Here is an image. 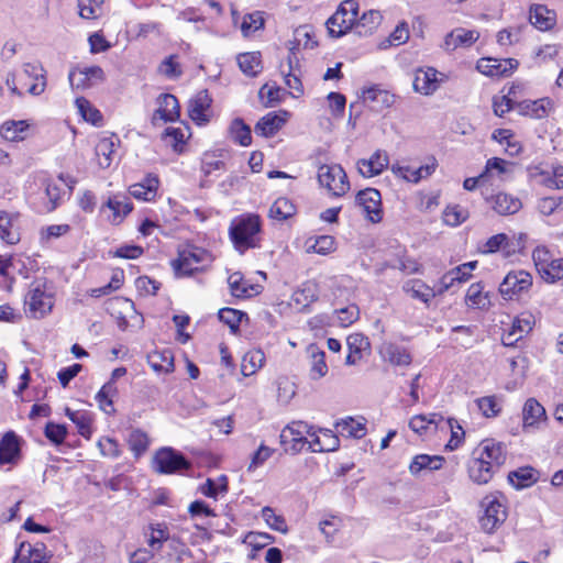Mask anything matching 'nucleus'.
<instances>
[{
  "instance_id": "obj_1",
  "label": "nucleus",
  "mask_w": 563,
  "mask_h": 563,
  "mask_svg": "<svg viewBox=\"0 0 563 563\" xmlns=\"http://www.w3.org/2000/svg\"><path fill=\"white\" fill-rule=\"evenodd\" d=\"M261 231V220L256 214H247L232 222L230 238L235 249L243 253L250 247L256 246V234Z\"/></svg>"
},
{
  "instance_id": "obj_2",
  "label": "nucleus",
  "mask_w": 563,
  "mask_h": 563,
  "mask_svg": "<svg viewBox=\"0 0 563 563\" xmlns=\"http://www.w3.org/2000/svg\"><path fill=\"white\" fill-rule=\"evenodd\" d=\"M358 15L355 0L343 1L334 14L327 21L328 32L332 37H340L354 27Z\"/></svg>"
},
{
  "instance_id": "obj_3",
  "label": "nucleus",
  "mask_w": 563,
  "mask_h": 563,
  "mask_svg": "<svg viewBox=\"0 0 563 563\" xmlns=\"http://www.w3.org/2000/svg\"><path fill=\"white\" fill-rule=\"evenodd\" d=\"M45 286L46 282L44 279L33 282L25 297L27 313L34 319L43 318L53 308L52 297L46 294Z\"/></svg>"
},
{
  "instance_id": "obj_4",
  "label": "nucleus",
  "mask_w": 563,
  "mask_h": 563,
  "mask_svg": "<svg viewBox=\"0 0 563 563\" xmlns=\"http://www.w3.org/2000/svg\"><path fill=\"white\" fill-rule=\"evenodd\" d=\"M484 515L479 518L481 528L486 533L495 532L506 520V506L494 495H487L481 503Z\"/></svg>"
},
{
  "instance_id": "obj_5",
  "label": "nucleus",
  "mask_w": 563,
  "mask_h": 563,
  "mask_svg": "<svg viewBox=\"0 0 563 563\" xmlns=\"http://www.w3.org/2000/svg\"><path fill=\"white\" fill-rule=\"evenodd\" d=\"M532 286V276L523 269L510 271L499 285V294L505 300H514Z\"/></svg>"
},
{
  "instance_id": "obj_6",
  "label": "nucleus",
  "mask_w": 563,
  "mask_h": 563,
  "mask_svg": "<svg viewBox=\"0 0 563 563\" xmlns=\"http://www.w3.org/2000/svg\"><path fill=\"white\" fill-rule=\"evenodd\" d=\"M320 185L334 196H343L350 189L346 173L341 165H322L318 172Z\"/></svg>"
},
{
  "instance_id": "obj_7",
  "label": "nucleus",
  "mask_w": 563,
  "mask_h": 563,
  "mask_svg": "<svg viewBox=\"0 0 563 563\" xmlns=\"http://www.w3.org/2000/svg\"><path fill=\"white\" fill-rule=\"evenodd\" d=\"M154 470L161 474H174L188 470L189 461L172 448H162L154 455Z\"/></svg>"
},
{
  "instance_id": "obj_8",
  "label": "nucleus",
  "mask_w": 563,
  "mask_h": 563,
  "mask_svg": "<svg viewBox=\"0 0 563 563\" xmlns=\"http://www.w3.org/2000/svg\"><path fill=\"white\" fill-rule=\"evenodd\" d=\"M355 203L362 208L366 218L372 223H378L383 219L382 195L375 188H366L357 192Z\"/></svg>"
},
{
  "instance_id": "obj_9",
  "label": "nucleus",
  "mask_w": 563,
  "mask_h": 563,
  "mask_svg": "<svg viewBox=\"0 0 563 563\" xmlns=\"http://www.w3.org/2000/svg\"><path fill=\"white\" fill-rule=\"evenodd\" d=\"M53 553L47 551L43 542L32 545L29 542H22L16 550L13 563H49Z\"/></svg>"
},
{
  "instance_id": "obj_10",
  "label": "nucleus",
  "mask_w": 563,
  "mask_h": 563,
  "mask_svg": "<svg viewBox=\"0 0 563 563\" xmlns=\"http://www.w3.org/2000/svg\"><path fill=\"white\" fill-rule=\"evenodd\" d=\"M188 261L194 262L195 265L199 266L201 271L211 264L212 256L208 251L203 249L197 246H188L183 251H179L178 257L172 262L174 272L178 273L181 271Z\"/></svg>"
},
{
  "instance_id": "obj_11",
  "label": "nucleus",
  "mask_w": 563,
  "mask_h": 563,
  "mask_svg": "<svg viewBox=\"0 0 563 563\" xmlns=\"http://www.w3.org/2000/svg\"><path fill=\"white\" fill-rule=\"evenodd\" d=\"M518 60L514 58L495 59V58H481L477 62V70L490 77H499L509 75L518 66Z\"/></svg>"
},
{
  "instance_id": "obj_12",
  "label": "nucleus",
  "mask_w": 563,
  "mask_h": 563,
  "mask_svg": "<svg viewBox=\"0 0 563 563\" xmlns=\"http://www.w3.org/2000/svg\"><path fill=\"white\" fill-rule=\"evenodd\" d=\"M477 457L486 460L489 465L498 471L506 461L505 446L490 439L483 440L481 443V452Z\"/></svg>"
},
{
  "instance_id": "obj_13",
  "label": "nucleus",
  "mask_w": 563,
  "mask_h": 563,
  "mask_svg": "<svg viewBox=\"0 0 563 563\" xmlns=\"http://www.w3.org/2000/svg\"><path fill=\"white\" fill-rule=\"evenodd\" d=\"M552 109L550 98H541L538 100H523L516 102L515 110L521 115H528L534 119L545 118Z\"/></svg>"
},
{
  "instance_id": "obj_14",
  "label": "nucleus",
  "mask_w": 563,
  "mask_h": 563,
  "mask_svg": "<svg viewBox=\"0 0 563 563\" xmlns=\"http://www.w3.org/2000/svg\"><path fill=\"white\" fill-rule=\"evenodd\" d=\"M211 98L207 90L199 91L195 98L189 101L188 113L191 120L202 125L209 122L206 111L211 107Z\"/></svg>"
},
{
  "instance_id": "obj_15",
  "label": "nucleus",
  "mask_w": 563,
  "mask_h": 563,
  "mask_svg": "<svg viewBox=\"0 0 563 563\" xmlns=\"http://www.w3.org/2000/svg\"><path fill=\"white\" fill-rule=\"evenodd\" d=\"M437 167V162L434 158H431V162L422 165L418 168H412L410 166H402L399 164H394L391 166V172L408 181L418 183L420 179L430 176Z\"/></svg>"
},
{
  "instance_id": "obj_16",
  "label": "nucleus",
  "mask_w": 563,
  "mask_h": 563,
  "mask_svg": "<svg viewBox=\"0 0 563 563\" xmlns=\"http://www.w3.org/2000/svg\"><path fill=\"white\" fill-rule=\"evenodd\" d=\"M389 159L386 152L377 150L369 159H360L357 167L365 177L379 175L388 166Z\"/></svg>"
},
{
  "instance_id": "obj_17",
  "label": "nucleus",
  "mask_w": 563,
  "mask_h": 563,
  "mask_svg": "<svg viewBox=\"0 0 563 563\" xmlns=\"http://www.w3.org/2000/svg\"><path fill=\"white\" fill-rule=\"evenodd\" d=\"M159 117L165 122L175 121L179 117V102L174 95L163 93L158 97V109L153 120Z\"/></svg>"
},
{
  "instance_id": "obj_18",
  "label": "nucleus",
  "mask_w": 563,
  "mask_h": 563,
  "mask_svg": "<svg viewBox=\"0 0 563 563\" xmlns=\"http://www.w3.org/2000/svg\"><path fill=\"white\" fill-rule=\"evenodd\" d=\"M379 353L385 361L393 365L405 366L411 363V355L404 347L396 343L385 342L379 349Z\"/></svg>"
},
{
  "instance_id": "obj_19",
  "label": "nucleus",
  "mask_w": 563,
  "mask_h": 563,
  "mask_svg": "<svg viewBox=\"0 0 563 563\" xmlns=\"http://www.w3.org/2000/svg\"><path fill=\"white\" fill-rule=\"evenodd\" d=\"M438 71L434 68L418 70L413 79V89L417 92L429 96L439 87Z\"/></svg>"
},
{
  "instance_id": "obj_20",
  "label": "nucleus",
  "mask_w": 563,
  "mask_h": 563,
  "mask_svg": "<svg viewBox=\"0 0 563 563\" xmlns=\"http://www.w3.org/2000/svg\"><path fill=\"white\" fill-rule=\"evenodd\" d=\"M497 471L486 460L474 457L468 463V476L478 484H487Z\"/></svg>"
},
{
  "instance_id": "obj_21",
  "label": "nucleus",
  "mask_w": 563,
  "mask_h": 563,
  "mask_svg": "<svg viewBox=\"0 0 563 563\" xmlns=\"http://www.w3.org/2000/svg\"><path fill=\"white\" fill-rule=\"evenodd\" d=\"M493 209L500 216L517 213L521 208V200L506 192H498L492 198Z\"/></svg>"
},
{
  "instance_id": "obj_22",
  "label": "nucleus",
  "mask_w": 563,
  "mask_h": 563,
  "mask_svg": "<svg viewBox=\"0 0 563 563\" xmlns=\"http://www.w3.org/2000/svg\"><path fill=\"white\" fill-rule=\"evenodd\" d=\"M530 22L541 31L551 30L556 22V14L543 4H534L530 9Z\"/></svg>"
},
{
  "instance_id": "obj_23",
  "label": "nucleus",
  "mask_w": 563,
  "mask_h": 563,
  "mask_svg": "<svg viewBox=\"0 0 563 563\" xmlns=\"http://www.w3.org/2000/svg\"><path fill=\"white\" fill-rule=\"evenodd\" d=\"M23 73L36 81L27 89L29 93L32 96L42 95L46 88V71L42 65L40 63H25L23 65Z\"/></svg>"
},
{
  "instance_id": "obj_24",
  "label": "nucleus",
  "mask_w": 563,
  "mask_h": 563,
  "mask_svg": "<svg viewBox=\"0 0 563 563\" xmlns=\"http://www.w3.org/2000/svg\"><path fill=\"white\" fill-rule=\"evenodd\" d=\"M518 244L514 241H510L508 235L505 233H499L490 236L486 243L484 244L482 252L483 253H495L497 251H503L506 256H510L515 254L518 250Z\"/></svg>"
},
{
  "instance_id": "obj_25",
  "label": "nucleus",
  "mask_w": 563,
  "mask_h": 563,
  "mask_svg": "<svg viewBox=\"0 0 563 563\" xmlns=\"http://www.w3.org/2000/svg\"><path fill=\"white\" fill-rule=\"evenodd\" d=\"M444 463V457L441 455H428V454H418L416 455L410 465L409 472L413 476H418L421 471H438L442 467Z\"/></svg>"
},
{
  "instance_id": "obj_26",
  "label": "nucleus",
  "mask_w": 563,
  "mask_h": 563,
  "mask_svg": "<svg viewBox=\"0 0 563 563\" xmlns=\"http://www.w3.org/2000/svg\"><path fill=\"white\" fill-rule=\"evenodd\" d=\"M158 184L157 176L148 175L142 183L132 185L130 187V194L136 199L151 201L156 196Z\"/></svg>"
},
{
  "instance_id": "obj_27",
  "label": "nucleus",
  "mask_w": 563,
  "mask_h": 563,
  "mask_svg": "<svg viewBox=\"0 0 563 563\" xmlns=\"http://www.w3.org/2000/svg\"><path fill=\"white\" fill-rule=\"evenodd\" d=\"M19 454V438L13 431H9L0 441V464L13 463Z\"/></svg>"
},
{
  "instance_id": "obj_28",
  "label": "nucleus",
  "mask_w": 563,
  "mask_h": 563,
  "mask_svg": "<svg viewBox=\"0 0 563 563\" xmlns=\"http://www.w3.org/2000/svg\"><path fill=\"white\" fill-rule=\"evenodd\" d=\"M307 354L311 362L310 377L317 380L325 376L328 373V365L325 363L324 351L320 350L316 344H310L307 347Z\"/></svg>"
},
{
  "instance_id": "obj_29",
  "label": "nucleus",
  "mask_w": 563,
  "mask_h": 563,
  "mask_svg": "<svg viewBox=\"0 0 563 563\" xmlns=\"http://www.w3.org/2000/svg\"><path fill=\"white\" fill-rule=\"evenodd\" d=\"M363 99L365 102L373 103L374 110L380 111L389 108L395 102V95L373 87L363 91Z\"/></svg>"
},
{
  "instance_id": "obj_30",
  "label": "nucleus",
  "mask_w": 563,
  "mask_h": 563,
  "mask_svg": "<svg viewBox=\"0 0 563 563\" xmlns=\"http://www.w3.org/2000/svg\"><path fill=\"white\" fill-rule=\"evenodd\" d=\"M147 363L157 373L174 371V354L170 350L154 351L147 355Z\"/></svg>"
},
{
  "instance_id": "obj_31",
  "label": "nucleus",
  "mask_w": 563,
  "mask_h": 563,
  "mask_svg": "<svg viewBox=\"0 0 563 563\" xmlns=\"http://www.w3.org/2000/svg\"><path fill=\"white\" fill-rule=\"evenodd\" d=\"M285 122V118L271 112L256 123L254 131L256 134L265 137L273 136L284 125Z\"/></svg>"
},
{
  "instance_id": "obj_32",
  "label": "nucleus",
  "mask_w": 563,
  "mask_h": 563,
  "mask_svg": "<svg viewBox=\"0 0 563 563\" xmlns=\"http://www.w3.org/2000/svg\"><path fill=\"white\" fill-rule=\"evenodd\" d=\"M523 427H533L547 419L545 409L534 398H529L522 410Z\"/></svg>"
},
{
  "instance_id": "obj_33",
  "label": "nucleus",
  "mask_w": 563,
  "mask_h": 563,
  "mask_svg": "<svg viewBox=\"0 0 563 563\" xmlns=\"http://www.w3.org/2000/svg\"><path fill=\"white\" fill-rule=\"evenodd\" d=\"M240 69L250 77H255L262 69L261 54L258 52L242 53L238 55Z\"/></svg>"
},
{
  "instance_id": "obj_34",
  "label": "nucleus",
  "mask_w": 563,
  "mask_h": 563,
  "mask_svg": "<svg viewBox=\"0 0 563 563\" xmlns=\"http://www.w3.org/2000/svg\"><path fill=\"white\" fill-rule=\"evenodd\" d=\"M29 129V123L25 120L20 121H5L0 129L3 139L10 142H18L24 140L23 133Z\"/></svg>"
},
{
  "instance_id": "obj_35",
  "label": "nucleus",
  "mask_w": 563,
  "mask_h": 563,
  "mask_svg": "<svg viewBox=\"0 0 563 563\" xmlns=\"http://www.w3.org/2000/svg\"><path fill=\"white\" fill-rule=\"evenodd\" d=\"M229 133L231 139L242 146H249L252 143L251 128L240 118L231 122Z\"/></svg>"
},
{
  "instance_id": "obj_36",
  "label": "nucleus",
  "mask_w": 563,
  "mask_h": 563,
  "mask_svg": "<svg viewBox=\"0 0 563 563\" xmlns=\"http://www.w3.org/2000/svg\"><path fill=\"white\" fill-rule=\"evenodd\" d=\"M382 18L379 11L369 10L356 19L354 27L360 35L371 34L380 24Z\"/></svg>"
},
{
  "instance_id": "obj_37",
  "label": "nucleus",
  "mask_w": 563,
  "mask_h": 563,
  "mask_svg": "<svg viewBox=\"0 0 563 563\" xmlns=\"http://www.w3.org/2000/svg\"><path fill=\"white\" fill-rule=\"evenodd\" d=\"M296 213L295 205L285 197L278 198L269 209V217L275 220L284 221Z\"/></svg>"
},
{
  "instance_id": "obj_38",
  "label": "nucleus",
  "mask_w": 563,
  "mask_h": 563,
  "mask_svg": "<svg viewBox=\"0 0 563 563\" xmlns=\"http://www.w3.org/2000/svg\"><path fill=\"white\" fill-rule=\"evenodd\" d=\"M106 207L112 211L111 222L113 224L121 223L122 219L133 209L129 199L119 200L118 197L109 198L106 202Z\"/></svg>"
},
{
  "instance_id": "obj_39",
  "label": "nucleus",
  "mask_w": 563,
  "mask_h": 563,
  "mask_svg": "<svg viewBox=\"0 0 563 563\" xmlns=\"http://www.w3.org/2000/svg\"><path fill=\"white\" fill-rule=\"evenodd\" d=\"M534 473V468L530 466L520 467L508 474V481L517 488L528 487L537 481Z\"/></svg>"
},
{
  "instance_id": "obj_40",
  "label": "nucleus",
  "mask_w": 563,
  "mask_h": 563,
  "mask_svg": "<svg viewBox=\"0 0 563 563\" xmlns=\"http://www.w3.org/2000/svg\"><path fill=\"white\" fill-rule=\"evenodd\" d=\"M318 287L314 283L308 282L302 287L296 290L292 295V300L302 306L303 308L309 307L310 303L318 299Z\"/></svg>"
},
{
  "instance_id": "obj_41",
  "label": "nucleus",
  "mask_w": 563,
  "mask_h": 563,
  "mask_svg": "<svg viewBox=\"0 0 563 563\" xmlns=\"http://www.w3.org/2000/svg\"><path fill=\"white\" fill-rule=\"evenodd\" d=\"M0 238L11 245L20 241V233L12 229V218L5 211H0Z\"/></svg>"
},
{
  "instance_id": "obj_42",
  "label": "nucleus",
  "mask_w": 563,
  "mask_h": 563,
  "mask_svg": "<svg viewBox=\"0 0 563 563\" xmlns=\"http://www.w3.org/2000/svg\"><path fill=\"white\" fill-rule=\"evenodd\" d=\"M114 142L111 137H104L96 145V155L99 157V165L102 168H108L112 162V154L114 153Z\"/></svg>"
},
{
  "instance_id": "obj_43",
  "label": "nucleus",
  "mask_w": 563,
  "mask_h": 563,
  "mask_svg": "<svg viewBox=\"0 0 563 563\" xmlns=\"http://www.w3.org/2000/svg\"><path fill=\"white\" fill-rule=\"evenodd\" d=\"M338 432L342 435L361 439L365 435L364 423L356 422L353 418L344 419L335 424Z\"/></svg>"
},
{
  "instance_id": "obj_44",
  "label": "nucleus",
  "mask_w": 563,
  "mask_h": 563,
  "mask_svg": "<svg viewBox=\"0 0 563 563\" xmlns=\"http://www.w3.org/2000/svg\"><path fill=\"white\" fill-rule=\"evenodd\" d=\"M150 529L151 534L147 539V544L151 548V551L155 553L159 551L163 543L168 540L169 533L167 527L161 523H157L156 526L151 525Z\"/></svg>"
},
{
  "instance_id": "obj_45",
  "label": "nucleus",
  "mask_w": 563,
  "mask_h": 563,
  "mask_svg": "<svg viewBox=\"0 0 563 563\" xmlns=\"http://www.w3.org/2000/svg\"><path fill=\"white\" fill-rule=\"evenodd\" d=\"M218 317L220 321L228 324L231 332L235 334L239 331L242 319L247 317V314L236 309L223 308L219 311Z\"/></svg>"
},
{
  "instance_id": "obj_46",
  "label": "nucleus",
  "mask_w": 563,
  "mask_h": 563,
  "mask_svg": "<svg viewBox=\"0 0 563 563\" xmlns=\"http://www.w3.org/2000/svg\"><path fill=\"white\" fill-rule=\"evenodd\" d=\"M128 442L131 451L136 457H139L147 450L150 439L145 432L140 429H135L129 434Z\"/></svg>"
},
{
  "instance_id": "obj_47",
  "label": "nucleus",
  "mask_w": 563,
  "mask_h": 563,
  "mask_svg": "<svg viewBox=\"0 0 563 563\" xmlns=\"http://www.w3.org/2000/svg\"><path fill=\"white\" fill-rule=\"evenodd\" d=\"M279 70L285 78L286 86L292 90L291 95L296 98L300 97L303 93V86L300 79L301 71H286L284 63L279 65Z\"/></svg>"
},
{
  "instance_id": "obj_48",
  "label": "nucleus",
  "mask_w": 563,
  "mask_h": 563,
  "mask_svg": "<svg viewBox=\"0 0 563 563\" xmlns=\"http://www.w3.org/2000/svg\"><path fill=\"white\" fill-rule=\"evenodd\" d=\"M540 276L548 283H554L563 278V257L551 258L549 266L544 267L540 273Z\"/></svg>"
},
{
  "instance_id": "obj_49",
  "label": "nucleus",
  "mask_w": 563,
  "mask_h": 563,
  "mask_svg": "<svg viewBox=\"0 0 563 563\" xmlns=\"http://www.w3.org/2000/svg\"><path fill=\"white\" fill-rule=\"evenodd\" d=\"M76 104L82 118L97 125L101 122L102 115L98 109L91 106V103L84 97L76 99Z\"/></svg>"
},
{
  "instance_id": "obj_50",
  "label": "nucleus",
  "mask_w": 563,
  "mask_h": 563,
  "mask_svg": "<svg viewBox=\"0 0 563 563\" xmlns=\"http://www.w3.org/2000/svg\"><path fill=\"white\" fill-rule=\"evenodd\" d=\"M306 433H310V427L306 422L294 421L283 429L279 435L280 443L287 445V439L290 438V435L305 438Z\"/></svg>"
},
{
  "instance_id": "obj_51",
  "label": "nucleus",
  "mask_w": 563,
  "mask_h": 563,
  "mask_svg": "<svg viewBox=\"0 0 563 563\" xmlns=\"http://www.w3.org/2000/svg\"><path fill=\"white\" fill-rule=\"evenodd\" d=\"M201 492L203 495L208 497L216 498L218 493H227L228 492V478L222 475L219 477V483H216L213 479L208 478L207 482L201 486Z\"/></svg>"
},
{
  "instance_id": "obj_52",
  "label": "nucleus",
  "mask_w": 563,
  "mask_h": 563,
  "mask_svg": "<svg viewBox=\"0 0 563 563\" xmlns=\"http://www.w3.org/2000/svg\"><path fill=\"white\" fill-rule=\"evenodd\" d=\"M476 404L482 413L487 418L496 417L501 410L495 396L478 398Z\"/></svg>"
},
{
  "instance_id": "obj_53",
  "label": "nucleus",
  "mask_w": 563,
  "mask_h": 563,
  "mask_svg": "<svg viewBox=\"0 0 563 563\" xmlns=\"http://www.w3.org/2000/svg\"><path fill=\"white\" fill-rule=\"evenodd\" d=\"M559 209H563V196L543 197L538 201V210L543 216H551Z\"/></svg>"
},
{
  "instance_id": "obj_54",
  "label": "nucleus",
  "mask_w": 563,
  "mask_h": 563,
  "mask_svg": "<svg viewBox=\"0 0 563 563\" xmlns=\"http://www.w3.org/2000/svg\"><path fill=\"white\" fill-rule=\"evenodd\" d=\"M262 512L265 521L272 529L282 533H286L288 531L284 517L276 515L272 508L265 507Z\"/></svg>"
},
{
  "instance_id": "obj_55",
  "label": "nucleus",
  "mask_w": 563,
  "mask_h": 563,
  "mask_svg": "<svg viewBox=\"0 0 563 563\" xmlns=\"http://www.w3.org/2000/svg\"><path fill=\"white\" fill-rule=\"evenodd\" d=\"M466 218L467 212L460 206L448 207L443 212L444 222L452 227L461 224Z\"/></svg>"
},
{
  "instance_id": "obj_56",
  "label": "nucleus",
  "mask_w": 563,
  "mask_h": 563,
  "mask_svg": "<svg viewBox=\"0 0 563 563\" xmlns=\"http://www.w3.org/2000/svg\"><path fill=\"white\" fill-rule=\"evenodd\" d=\"M44 433H45V437L51 442L58 445V444L63 443V441L67 434V429L64 424L47 422L45 426Z\"/></svg>"
},
{
  "instance_id": "obj_57",
  "label": "nucleus",
  "mask_w": 563,
  "mask_h": 563,
  "mask_svg": "<svg viewBox=\"0 0 563 563\" xmlns=\"http://www.w3.org/2000/svg\"><path fill=\"white\" fill-rule=\"evenodd\" d=\"M479 37L478 32L473 30L455 29L449 33V41L456 38L460 45L470 46Z\"/></svg>"
},
{
  "instance_id": "obj_58",
  "label": "nucleus",
  "mask_w": 563,
  "mask_h": 563,
  "mask_svg": "<svg viewBox=\"0 0 563 563\" xmlns=\"http://www.w3.org/2000/svg\"><path fill=\"white\" fill-rule=\"evenodd\" d=\"M534 324V319L532 314H521L516 318L511 330L518 334V338H523L525 334L529 333Z\"/></svg>"
},
{
  "instance_id": "obj_59",
  "label": "nucleus",
  "mask_w": 563,
  "mask_h": 563,
  "mask_svg": "<svg viewBox=\"0 0 563 563\" xmlns=\"http://www.w3.org/2000/svg\"><path fill=\"white\" fill-rule=\"evenodd\" d=\"M297 42H300L303 48H314L318 43L312 41L314 33L309 25H300L294 31Z\"/></svg>"
},
{
  "instance_id": "obj_60",
  "label": "nucleus",
  "mask_w": 563,
  "mask_h": 563,
  "mask_svg": "<svg viewBox=\"0 0 563 563\" xmlns=\"http://www.w3.org/2000/svg\"><path fill=\"white\" fill-rule=\"evenodd\" d=\"M228 283L231 289V294L234 297L242 298L250 296L249 288L243 282V277L240 273H233L229 276Z\"/></svg>"
},
{
  "instance_id": "obj_61",
  "label": "nucleus",
  "mask_w": 563,
  "mask_h": 563,
  "mask_svg": "<svg viewBox=\"0 0 563 563\" xmlns=\"http://www.w3.org/2000/svg\"><path fill=\"white\" fill-rule=\"evenodd\" d=\"M68 80L73 89H87L92 84L81 68H74L69 71Z\"/></svg>"
},
{
  "instance_id": "obj_62",
  "label": "nucleus",
  "mask_w": 563,
  "mask_h": 563,
  "mask_svg": "<svg viewBox=\"0 0 563 563\" xmlns=\"http://www.w3.org/2000/svg\"><path fill=\"white\" fill-rule=\"evenodd\" d=\"M409 40V29L406 22L399 23L394 32L389 35L386 42L389 45H401L405 44Z\"/></svg>"
},
{
  "instance_id": "obj_63",
  "label": "nucleus",
  "mask_w": 563,
  "mask_h": 563,
  "mask_svg": "<svg viewBox=\"0 0 563 563\" xmlns=\"http://www.w3.org/2000/svg\"><path fill=\"white\" fill-rule=\"evenodd\" d=\"M264 26V20L261 16L260 12H255L252 14H247L244 16L241 29L242 32L247 35L251 32H254Z\"/></svg>"
},
{
  "instance_id": "obj_64",
  "label": "nucleus",
  "mask_w": 563,
  "mask_h": 563,
  "mask_svg": "<svg viewBox=\"0 0 563 563\" xmlns=\"http://www.w3.org/2000/svg\"><path fill=\"white\" fill-rule=\"evenodd\" d=\"M112 389V384L108 383L101 387V389L98 391L96 396V399L98 400L100 408L107 413L113 411L112 400L109 397Z\"/></svg>"
}]
</instances>
